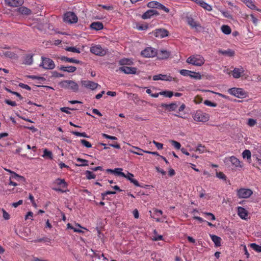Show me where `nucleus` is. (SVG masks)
I'll list each match as a JSON object with an SVG mask.
<instances>
[{
    "instance_id": "nucleus-1",
    "label": "nucleus",
    "mask_w": 261,
    "mask_h": 261,
    "mask_svg": "<svg viewBox=\"0 0 261 261\" xmlns=\"http://www.w3.org/2000/svg\"><path fill=\"white\" fill-rule=\"evenodd\" d=\"M186 62L196 66H201L204 64L205 60L202 56L195 54L188 58Z\"/></svg>"
},
{
    "instance_id": "nucleus-2",
    "label": "nucleus",
    "mask_w": 261,
    "mask_h": 261,
    "mask_svg": "<svg viewBox=\"0 0 261 261\" xmlns=\"http://www.w3.org/2000/svg\"><path fill=\"white\" fill-rule=\"evenodd\" d=\"M193 119L196 122H205L208 121L210 116L201 110H197L192 114Z\"/></svg>"
},
{
    "instance_id": "nucleus-3",
    "label": "nucleus",
    "mask_w": 261,
    "mask_h": 261,
    "mask_svg": "<svg viewBox=\"0 0 261 261\" xmlns=\"http://www.w3.org/2000/svg\"><path fill=\"white\" fill-rule=\"evenodd\" d=\"M61 87L72 90L73 92H77L79 90L78 84L72 80H64L60 82Z\"/></svg>"
},
{
    "instance_id": "nucleus-4",
    "label": "nucleus",
    "mask_w": 261,
    "mask_h": 261,
    "mask_svg": "<svg viewBox=\"0 0 261 261\" xmlns=\"http://www.w3.org/2000/svg\"><path fill=\"white\" fill-rule=\"evenodd\" d=\"M252 194L253 192L250 189L240 188L237 190V195L239 198H248Z\"/></svg>"
},
{
    "instance_id": "nucleus-5",
    "label": "nucleus",
    "mask_w": 261,
    "mask_h": 261,
    "mask_svg": "<svg viewBox=\"0 0 261 261\" xmlns=\"http://www.w3.org/2000/svg\"><path fill=\"white\" fill-rule=\"evenodd\" d=\"M157 54V49L151 47L145 48L141 53V56L145 58H153L155 57Z\"/></svg>"
},
{
    "instance_id": "nucleus-6",
    "label": "nucleus",
    "mask_w": 261,
    "mask_h": 261,
    "mask_svg": "<svg viewBox=\"0 0 261 261\" xmlns=\"http://www.w3.org/2000/svg\"><path fill=\"white\" fill-rule=\"evenodd\" d=\"M90 51L92 54L99 56H103L107 53V50L99 44L92 45L90 48Z\"/></svg>"
},
{
    "instance_id": "nucleus-7",
    "label": "nucleus",
    "mask_w": 261,
    "mask_h": 261,
    "mask_svg": "<svg viewBox=\"0 0 261 261\" xmlns=\"http://www.w3.org/2000/svg\"><path fill=\"white\" fill-rule=\"evenodd\" d=\"M45 69H53L55 68L54 62L50 59L47 58H42V62L40 65Z\"/></svg>"
},
{
    "instance_id": "nucleus-8",
    "label": "nucleus",
    "mask_w": 261,
    "mask_h": 261,
    "mask_svg": "<svg viewBox=\"0 0 261 261\" xmlns=\"http://www.w3.org/2000/svg\"><path fill=\"white\" fill-rule=\"evenodd\" d=\"M64 21L69 23H76L77 21V17L72 12H67L64 14Z\"/></svg>"
},
{
    "instance_id": "nucleus-9",
    "label": "nucleus",
    "mask_w": 261,
    "mask_h": 261,
    "mask_svg": "<svg viewBox=\"0 0 261 261\" xmlns=\"http://www.w3.org/2000/svg\"><path fill=\"white\" fill-rule=\"evenodd\" d=\"M223 161L225 164H228L229 163H231V165L235 167H242L241 162L239 160L233 155L225 158L223 160Z\"/></svg>"
},
{
    "instance_id": "nucleus-10",
    "label": "nucleus",
    "mask_w": 261,
    "mask_h": 261,
    "mask_svg": "<svg viewBox=\"0 0 261 261\" xmlns=\"http://www.w3.org/2000/svg\"><path fill=\"white\" fill-rule=\"evenodd\" d=\"M228 93L236 97L240 98L245 96L246 93L242 88H232L228 90Z\"/></svg>"
},
{
    "instance_id": "nucleus-11",
    "label": "nucleus",
    "mask_w": 261,
    "mask_h": 261,
    "mask_svg": "<svg viewBox=\"0 0 261 261\" xmlns=\"http://www.w3.org/2000/svg\"><path fill=\"white\" fill-rule=\"evenodd\" d=\"M152 79L153 81L162 80L167 81H175L176 78L173 77L168 75L160 74L153 76Z\"/></svg>"
},
{
    "instance_id": "nucleus-12",
    "label": "nucleus",
    "mask_w": 261,
    "mask_h": 261,
    "mask_svg": "<svg viewBox=\"0 0 261 261\" xmlns=\"http://www.w3.org/2000/svg\"><path fill=\"white\" fill-rule=\"evenodd\" d=\"M153 34L156 37L163 38L169 35V32L164 29H159L154 30Z\"/></svg>"
},
{
    "instance_id": "nucleus-13",
    "label": "nucleus",
    "mask_w": 261,
    "mask_h": 261,
    "mask_svg": "<svg viewBox=\"0 0 261 261\" xmlns=\"http://www.w3.org/2000/svg\"><path fill=\"white\" fill-rule=\"evenodd\" d=\"M23 3V0H5V4L11 7H19L21 6Z\"/></svg>"
},
{
    "instance_id": "nucleus-14",
    "label": "nucleus",
    "mask_w": 261,
    "mask_h": 261,
    "mask_svg": "<svg viewBox=\"0 0 261 261\" xmlns=\"http://www.w3.org/2000/svg\"><path fill=\"white\" fill-rule=\"evenodd\" d=\"M81 83L83 86L92 90L96 89L99 86L97 83L90 81H83Z\"/></svg>"
},
{
    "instance_id": "nucleus-15",
    "label": "nucleus",
    "mask_w": 261,
    "mask_h": 261,
    "mask_svg": "<svg viewBox=\"0 0 261 261\" xmlns=\"http://www.w3.org/2000/svg\"><path fill=\"white\" fill-rule=\"evenodd\" d=\"M194 2L201 7L207 10L208 11H211L212 10V7L211 5L205 3L203 0H191Z\"/></svg>"
},
{
    "instance_id": "nucleus-16",
    "label": "nucleus",
    "mask_w": 261,
    "mask_h": 261,
    "mask_svg": "<svg viewBox=\"0 0 261 261\" xmlns=\"http://www.w3.org/2000/svg\"><path fill=\"white\" fill-rule=\"evenodd\" d=\"M119 70L126 74H136L137 68L128 66H122L119 68Z\"/></svg>"
},
{
    "instance_id": "nucleus-17",
    "label": "nucleus",
    "mask_w": 261,
    "mask_h": 261,
    "mask_svg": "<svg viewBox=\"0 0 261 261\" xmlns=\"http://www.w3.org/2000/svg\"><path fill=\"white\" fill-rule=\"evenodd\" d=\"M159 13L155 10L150 9L145 12L142 15V18L146 19L151 18L153 15H159Z\"/></svg>"
},
{
    "instance_id": "nucleus-18",
    "label": "nucleus",
    "mask_w": 261,
    "mask_h": 261,
    "mask_svg": "<svg viewBox=\"0 0 261 261\" xmlns=\"http://www.w3.org/2000/svg\"><path fill=\"white\" fill-rule=\"evenodd\" d=\"M237 213L239 216L242 219L246 220L248 215V213L244 207L238 206L237 207Z\"/></svg>"
},
{
    "instance_id": "nucleus-19",
    "label": "nucleus",
    "mask_w": 261,
    "mask_h": 261,
    "mask_svg": "<svg viewBox=\"0 0 261 261\" xmlns=\"http://www.w3.org/2000/svg\"><path fill=\"white\" fill-rule=\"evenodd\" d=\"M156 56L159 60H164L169 57L170 53L167 50L163 49L158 52Z\"/></svg>"
},
{
    "instance_id": "nucleus-20",
    "label": "nucleus",
    "mask_w": 261,
    "mask_h": 261,
    "mask_svg": "<svg viewBox=\"0 0 261 261\" xmlns=\"http://www.w3.org/2000/svg\"><path fill=\"white\" fill-rule=\"evenodd\" d=\"M244 72L243 68H234L232 71V75L235 79H238L241 76H243V74Z\"/></svg>"
},
{
    "instance_id": "nucleus-21",
    "label": "nucleus",
    "mask_w": 261,
    "mask_h": 261,
    "mask_svg": "<svg viewBox=\"0 0 261 261\" xmlns=\"http://www.w3.org/2000/svg\"><path fill=\"white\" fill-rule=\"evenodd\" d=\"M242 2L245 4L246 5L252 10H256L258 11H261L259 10L255 5L253 4L251 0H240Z\"/></svg>"
},
{
    "instance_id": "nucleus-22",
    "label": "nucleus",
    "mask_w": 261,
    "mask_h": 261,
    "mask_svg": "<svg viewBox=\"0 0 261 261\" xmlns=\"http://www.w3.org/2000/svg\"><path fill=\"white\" fill-rule=\"evenodd\" d=\"M187 21L188 24L192 28H197L200 27V24L191 17H187Z\"/></svg>"
},
{
    "instance_id": "nucleus-23",
    "label": "nucleus",
    "mask_w": 261,
    "mask_h": 261,
    "mask_svg": "<svg viewBox=\"0 0 261 261\" xmlns=\"http://www.w3.org/2000/svg\"><path fill=\"white\" fill-rule=\"evenodd\" d=\"M59 69L64 71V72H67L69 73H73L76 70V68L75 66H61L59 68Z\"/></svg>"
},
{
    "instance_id": "nucleus-24",
    "label": "nucleus",
    "mask_w": 261,
    "mask_h": 261,
    "mask_svg": "<svg viewBox=\"0 0 261 261\" xmlns=\"http://www.w3.org/2000/svg\"><path fill=\"white\" fill-rule=\"evenodd\" d=\"M90 28L96 31L101 30L103 28V25L102 22L97 21L92 22L90 25Z\"/></svg>"
},
{
    "instance_id": "nucleus-25",
    "label": "nucleus",
    "mask_w": 261,
    "mask_h": 261,
    "mask_svg": "<svg viewBox=\"0 0 261 261\" xmlns=\"http://www.w3.org/2000/svg\"><path fill=\"white\" fill-rule=\"evenodd\" d=\"M210 237L215 244V246L219 247L221 246L222 239L220 237L214 234H210Z\"/></svg>"
},
{
    "instance_id": "nucleus-26",
    "label": "nucleus",
    "mask_w": 261,
    "mask_h": 261,
    "mask_svg": "<svg viewBox=\"0 0 261 261\" xmlns=\"http://www.w3.org/2000/svg\"><path fill=\"white\" fill-rule=\"evenodd\" d=\"M218 53L228 57H232L234 55V51L230 49L227 50L219 49Z\"/></svg>"
},
{
    "instance_id": "nucleus-27",
    "label": "nucleus",
    "mask_w": 261,
    "mask_h": 261,
    "mask_svg": "<svg viewBox=\"0 0 261 261\" xmlns=\"http://www.w3.org/2000/svg\"><path fill=\"white\" fill-rule=\"evenodd\" d=\"M122 168H116L114 170L111 169H108L107 170V172L109 173H114L118 175L121 176L122 177L125 176V173L124 172H122Z\"/></svg>"
},
{
    "instance_id": "nucleus-28",
    "label": "nucleus",
    "mask_w": 261,
    "mask_h": 261,
    "mask_svg": "<svg viewBox=\"0 0 261 261\" xmlns=\"http://www.w3.org/2000/svg\"><path fill=\"white\" fill-rule=\"evenodd\" d=\"M60 59H61V60H62L63 61H65L66 62H69V63H76V64H80L81 62L80 61H79L78 60L72 58H68L65 56H62L60 58Z\"/></svg>"
},
{
    "instance_id": "nucleus-29",
    "label": "nucleus",
    "mask_w": 261,
    "mask_h": 261,
    "mask_svg": "<svg viewBox=\"0 0 261 261\" xmlns=\"http://www.w3.org/2000/svg\"><path fill=\"white\" fill-rule=\"evenodd\" d=\"M55 182L57 185L60 186L63 189H66L67 188L68 185L64 179H61L58 178L55 180Z\"/></svg>"
},
{
    "instance_id": "nucleus-30",
    "label": "nucleus",
    "mask_w": 261,
    "mask_h": 261,
    "mask_svg": "<svg viewBox=\"0 0 261 261\" xmlns=\"http://www.w3.org/2000/svg\"><path fill=\"white\" fill-rule=\"evenodd\" d=\"M12 179H15L19 181L25 182V178L16 173H14L13 175H11L10 177V180Z\"/></svg>"
},
{
    "instance_id": "nucleus-31",
    "label": "nucleus",
    "mask_w": 261,
    "mask_h": 261,
    "mask_svg": "<svg viewBox=\"0 0 261 261\" xmlns=\"http://www.w3.org/2000/svg\"><path fill=\"white\" fill-rule=\"evenodd\" d=\"M18 11L19 13L24 15H30L32 13L30 9L24 7H19L18 9Z\"/></svg>"
},
{
    "instance_id": "nucleus-32",
    "label": "nucleus",
    "mask_w": 261,
    "mask_h": 261,
    "mask_svg": "<svg viewBox=\"0 0 261 261\" xmlns=\"http://www.w3.org/2000/svg\"><path fill=\"white\" fill-rule=\"evenodd\" d=\"M76 161L78 162H80L81 163L80 164H75L76 166H88V161L86 160L81 159V158H77Z\"/></svg>"
},
{
    "instance_id": "nucleus-33",
    "label": "nucleus",
    "mask_w": 261,
    "mask_h": 261,
    "mask_svg": "<svg viewBox=\"0 0 261 261\" xmlns=\"http://www.w3.org/2000/svg\"><path fill=\"white\" fill-rule=\"evenodd\" d=\"M33 56L31 55H27L24 58L23 63L27 65H31L33 63Z\"/></svg>"
},
{
    "instance_id": "nucleus-34",
    "label": "nucleus",
    "mask_w": 261,
    "mask_h": 261,
    "mask_svg": "<svg viewBox=\"0 0 261 261\" xmlns=\"http://www.w3.org/2000/svg\"><path fill=\"white\" fill-rule=\"evenodd\" d=\"M221 31L226 35H229L231 32V28L227 25H223L221 27Z\"/></svg>"
},
{
    "instance_id": "nucleus-35",
    "label": "nucleus",
    "mask_w": 261,
    "mask_h": 261,
    "mask_svg": "<svg viewBox=\"0 0 261 261\" xmlns=\"http://www.w3.org/2000/svg\"><path fill=\"white\" fill-rule=\"evenodd\" d=\"M120 64L124 65H132L133 62V61L129 59L124 58L120 60Z\"/></svg>"
},
{
    "instance_id": "nucleus-36",
    "label": "nucleus",
    "mask_w": 261,
    "mask_h": 261,
    "mask_svg": "<svg viewBox=\"0 0 261 261\" xmlns=\"http://www.w3.org/2000/svg\"><path fill=\"white\" fill-rule=\"evenodd\" d=\"M43 158H48L49 159H53V153L50 151L48 150L47 149H44L43 150Z\"/></svg>"
},
{
    "instance_id": "nucleus-37",
    "label": "nucleus",
    "mask_w": 261,
    "mask_h": 261,
    "mask_svg": "<svg viewBox=\"0 0 261 261\" xmlns=\"http://www.w3.org/2000/svg\"><path fill=\"white\" fill-rule=\"evenodd\" d=\"M1 56H4L6 57H8L10 58H14L16 57V54L12 51H7L3 53V55L0 54Z\"/></svg>"
},
{
    "instance_id": "nucleus-38",
    "label": "nucleus",
    "mask_w": 261,
    "mask_h": 261,
    "mask_svg": "<svg viewBox=\"0 0 261 261\" xmlns=\"http://www.w3.org/2000/svg\"><path fill=\"white\" fill-rule=\"evenodd\" d=\"M34 242H43L44 243L48 244V243H50L51 239L49 238H47L46 237H43L41 238L35 240Z\"/></svg>"
},
{
    "instance_id": "nucleus-39",
    "label": "nucleus",
    "mask_w": 261,
    "mask_h": 261,
    "mask_svg": "<svg viewBox=\"0 0 261 261\" xmlns=\"http://www.w3.org/2000/svg\"><path fill=\"white\" fill-rule=\"evenodd\" d=\"M250 247L257 252H261V246L255 243H251L250 244Z\"/></svg>"
},
{
    "instance_id": "nucleus-40",
    "label": "nucleus",
    "mask_w": 261,
    "mask_h": 261,
    "mask_svg": "<svg viewBox=\"0 0 261 261\" xmlns=\"http://www.w3.org/2000/svg\"><path fill=\"white\" fill-rule=\"evenodd\" d=\"M179 73L183 76L190 77L191 74H192V71L186 69H181L179 71Z\"/></svg>"
},
{
    "instance_id": "nucleus-41",
    "label": "nucleus",
    "mask_w": 261,
    "mask_h": 261,
    "mask_svg": "<svg viewBox=\"0 0 261 261\" xmlns=\"http://www.w3.org/2000/svg\"><path fill=\"white\" fill-rule=\"evenodd\" d=\"M67 228L68 229H71L73 230L74 232H77V233H84V231L80 229V228H77L75 227H73L71 224L68 223L67 224Z\"/></svg>"
},
{
    "instance_id": "nucleus-42",
    "label": "nucleus",
    "mask_w": 261,
    "mask_h": 261,
    "mask_svg": "<svg viewBox=\"0 0 261 261\" xmlns=\"http://www.w3.org/2000/svg\"><path fill=\"white\" fill-rule=\"evenodd\" d=\"M196 151H198L200 153H202L206 151L204 146H202L201 144H199L196 149Z\"/></svg>"
},
{
    "instance_id": "nucleus-43",
    "label": "nucleus",
    "mask_w": 261,
    "mask_h": 261,
    "mask_svg": "<svg viewBox=\"0 0 261 261\" xmlns=\"http://www.w3.org/2000/svg\"><path fill=\"white\" fill-rule=\"evenodd\" d=\"M243 158H247L250 159L251 157V153L249 150L246 149L242 153Z\"/></svg>"
},
{
    "instance_id": "nucleus-44",
    "label": "nucleus",
    "mask_w": 261,
    "mask_h": 261,
    "mask_svg": "<svg viewBox=\"0 0 261 261\" xmlns=\"http://www.w3.org/2000/svg\"><path fill=\"white\" fill-rule=\"evenodd\" d=\"M85 174L86 175V178L88 179H94L96 177L95 175L89 170H87L85 172Z\"/></svg>"
},
{
    "instance_id": "nucleus-45",
    "label": "nucleus",
    "mask_w": 261,
    "mask_h": 261,
    "mask_svg": "<svg viewBox=\"0 0 261 261\" xmlns=\"http://www.w3.org/2000/svg\"><path fill=\"white\" fill-rule=\"evenodd\" d=\"M134 148H135V149H137V150H140V151L141 152H145L146 153H148V154H153V155H158L159 156V153L157 152H152V151H145V150H144L138 147H134Z\"/></svg>"
},
{
    "instance_id": "nucleus-46",
    "label": "nucleus",
    "mask_w": 261,
    "mask_h": 261,
    "mask_svg": "<svg viewBox=\"0 0 261 261\" xmlns=\"http://www.w3.org/2000/svg\"><path fill=\"white\" fill-rule=\"evenodd\" d=\"M157 7H158L157 9L163 10L166 13H169L170 11L169 9L166 7L165 6H164L163 5H162V4H161L159 2H158Z\"/></svg>"
},
{
    "instance_id": "nucleus-47",
    "label": "nucleus",
    "mask_w": 261,
    "mask_h": 261,
    "mask_svg": "<svg viewBox=\"0 0 261 261\" xmlns=\"http://www.w3.org/2000/svg\"><path fill=\"white\" fill-rule=\"evenodd\" d=\"M92 251L93 252L92 255V257L97 258L98 259H100L101 257H102L103 259H107V258L105 257L103 254H100L99 253H97L96 251H94L92 250Z\"/></svg>"
},
{
    "instance_id": "nucleus-48",
    "label": "nucleus",
    "mask_w": 261,
    "mask_h": 261,
    "mask_svg": "<svg viewBox=\"0 0 261 261\" xmlns=\"http://www.w3.org/2000/svg\"><path fill=\"white\" fill-rule=\"evenodd\" d=\"M190 77L197 80H200L202 77L201 74L199 72L194 71H192V74H191Z\"/></svg>"
},
{
    "instance_id": "nucleus-49",
    "label": "nucleus",
    "mask_w": 261,
    "mask_h": 261,
    "mask_svg": "<svg viewBox=\"0 0 261 261\" xmlns=\"http://www.w3.org/2000/svg\"><path fill=\"white\" fill-rule=\"evenodd\" d=\"M71 133L76 136H78V137H84V138H88L89 137L88 136V135H87V134L85 132L80 133L78 132L73 131L71 132Z\"/></svg>"
},
{
    "instance_id": "nucleus-50",
    "label": "nucleus",
    "mask_w": 261,
    "mask_h": 261,
    "mask_svg": "<svg viewBox=\"0 0 261 261\" xmlns=\"http://www.w3.org/2000/svg\"><path fill=\"white\" fill-rule=\"evenodd\" d=\"M203 103L205 105L211 107H216L217 106V104L216 103L212 102L208 100H204Z\"/></svg>"
},
{
    "instance_id": "nucleus-51",
    "label": "nucleus",
    "mask_w": 261,
    "mask_h": 261,
    "mask_svg": "<svg viewBox=\"0 0 261 261\" xmlns=\"http://www.w3.org/2000/svg\"><path fill=\"white\" fill-rule=\"evenodd\" d=\"M160 95H163L167 97H171L173 95V93L172 91H163L160 92Z\"/></svg>"
},
{
    "instance_id": "nucleus-52",
    "label": "nucleus",
    "mask_w": 261,
    "mask_h": 261,
    "mask_svg": "<svg viewBox=\"0 0 261 261\" xmlns=\"http://www.w3.org/2000/svg\"><path fill=\"white\" fill-rule=\"evenodd\" d=\"M157 5H158V2H156V1H152V2H149L147 6L148 8H156L157 9L158 7H157Z\"/></svg>"
},
{
    "instance_id": "nucleus-53",
    "label": "nucleus",
    "mask_w": 261,
    "mask_h": 261,
    "mask_svg": "<svg viewBox=\"0 0 261 261\" xmlns=\"http://www.w3.org/2000/svg\"><path fill=\"white\" fill-rule=\"evenodd\" d=\"M66 50L68 51L76 53H80V50L79 49L76 48L75 47H68L66 48Z\"/></svg>"
},
{
    "instance_id": "nucleus-54",
    "label": "nucleus",
    "mask_w": 261,
    "mask_h": 261,
    "mask_svg": "<svg viewBox=\"0 0 261 261\" xmlns=\"http://www.w3.org/2000/svg\"><path fill=\"white\" fill-rule=\"evenodd\" d=\"M203 214L209 220L213 221V220H215L216 219L215 216L212 213H204Z\"/></svg>"
},
{
    "instance_id": "nucleus-55",
    "label": "nucleus",
    "mask_w": 261,
    "mask_h": 261,
    "mask_svg": "<svg viewBox=\"0 0 261 261\" xmlns=\"http://www.w3.org/2000/svg\"><path fill=\"white\" fill-rule=\"evenodd\" d=\"M178 106L175 102H172L169 104V107L168 109L169 111H173L176 110Z\"/></svg>"
},
{
    "instance_id": "nucleus-56",
    "label": "nucleus",
    "mask_w": 261,
    "mask_h": 261,
    "mask_svg": "<svg viewBox=\"0 0 261 261\" xmlns=\"http://www.w3.org/2000/svg\"><path fill=\"white\" fill-rule=\"evenodd\" d=\"M81 144L87 148H90L92 147L91 144L86 140H81Z\"/></svg>"
},
{
    "instance_id": "nucleus-57",
    "label": "nucleus",
    "mask_w": 261,
    "mask_h": 261,
    "mask_svg": "<svg viewBox=\"0 0 261 261\" xmlns=\"http://www.w3.org/2000/svg\"><path fill=\"white\" fill-rule=\"evenodd\" d=\"M170 142H171L172 145L173 146H174V148H175L177 149H180V148L181 147V145L179 142H178L176 141H174V140H171Z\"/></svg>"
},
{
    "instance_id": "nucleus-58",
    "label": "nucleus",
    "mask_w": 261,
    "mask_h": 261,
    "mask_svg": "<svg viewBox=\"0 0 261 261\" xmlns=\"http://www.w3.org/2000/svg\"><path fill=\"white\" fill-rule=\"evenodd\" d=\"M216 176L218 178L223 180L226 179V175L222 172H217L216 173Z\"/></svg>"
},
{
    "instance_id": "nucleus-59",
    "label": "nucleus",
    "mask_w": 261,
    "mask_h": 261,
    "mask_svg": "<svg viewBox=\"0 0 261 261\" xmlns=\"http://www.w3.org/2000/svg\"><path fill=\"white\" fill-rule=\"evenodd\" d=\"M203 99L201 96L197 95L195 97L194 101L196 104H199L202 102Z\"/></svg>"
},
{
    "instance_id": "nucleus-60",
    "label": "nucleus",
    "mask_w": 261,
    "mask_h": 261,
    "mask_svg": "<svg viewBox=\"0 0 261 261\" xmlns=\"http://www.w3.org/2000/svg\"><path fill=\"white\" fill-rule=\"evenodd\" d=\"M256 124V120L252 119V118L248 119L247 124L249 126L252 127V126H254Z\"/></svg>"
},
{
    "instance_id": "nucleus-61",
    "label": "nucleus",
    "mask_w": 261,
    "mask_h": 261,
    "mask_svg": "<svg viewBox=\"0 0 261 261\" xmlns=\"http://www.w3.org/2000/svg\"><path fill=\"white\" fill-rule=\"evenodd\" d=\"M68 110H74L75 109H71V108H69L68 107H62L60 108V111L62 112H64L67 114H70V112L68 111Z\"/></svg>"
},
{
    "instance_id": "nucleus-62",
    "label": "nucleus",
    "mask_w": 261,
    "mask_h": 261,
    "mask_svg": "<svg viewBox=\"0 0 261 261\" xmlns=\"http://www.w3.org/2000/svg\"><path fill=\"white\" fill-rule=\"evenodd\" d=\"M116 193V192L115 191H108L105 193H102L101 194L102 199H104L105 196H106L108 195L115 194Z\"/></svg>"
},
{
    "instance_id": "nucleus-63",
    "label": "nucleus",
    "mask_w": 261,
    "mask_h": 261,
    "mask_svg": "<svg viewBox=\"0 0 261 261\" xmlns=\"http://www.w3.org/2000/svg\"><path fill=\"white\" fill-rule=\"evenodd\" d=\"M152 143L155 145L156 147L158 149H162L163 148V144H162L161 143H159L154 140H153L152 141Z\"/></svg>"
},
{
    "instance_id": "nucleus-64",
    "label": "nucleus",
    "mask_w": 261,
    "mask_h": 261,
    "mask_svg": "<svg viewBox=\"0 0 261 261\" xmlns=\"http://www.w3.org/2000/svg\"><path fill=\"white\" fill-rule=\"evenodd\" d=\"M5 102L6 103H7L9 105H10L11 106H13V107H15V106H17L16 102L14 101H11L9 99H6L5 100Z\"/></svg>"
}]
</instances>
